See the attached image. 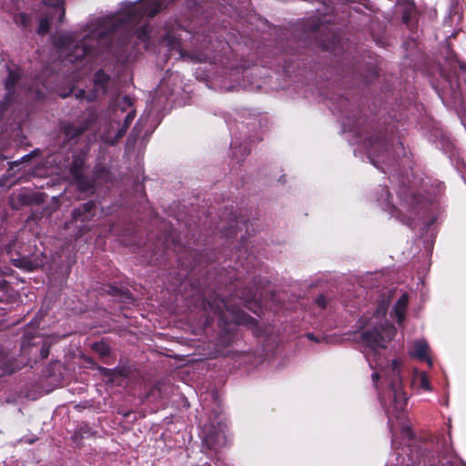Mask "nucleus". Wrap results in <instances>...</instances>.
Masks as SVG:
<instances>
[{"instance_id": "f257e3e1", "label": "nucleus", "mask_w": 466, "mask_h": 466, "mask_svg": "<svg viewBox=\"0 0 466 466\" xmlns=\"http://www.w3.org/2000/svg\"><path fill=\"white\" fill-rule=\"evenodd\" d=\"M387 309L380 305L374 315V327L366 329L360 334L362 352L371 369L380 368L383 376V383L386 389L379 391V398L388 416V425L390 431L393 427L392 418H399L400 412L407 406L408 397L403 389L400 375V362L392 360L387 368L383 367L384 359L381 351L387 349V344L395 337L396 329L387 320L377 321L385 317Z\"/></svg>"}, {"instance_id": "f03ea898", "label": "nucleus", "mask_w": 466, "mask_h": 466, "mask_svg": "<svg viewBox=\"0 0 466 466\" xmlns=\"http://www.w3.org/2000/svg\"><path fill=\"white\" fill-rule=\"evenodd\" d=\"M129 96L118 97L111 102L107 110V118L110 129H116V134L111 137L110 131L102 135V139L110 145H114L121 138L136 116V110Z\"/></svg>"}, {"instance_id": "7ed1b4c3", "label": "nucleus", "mask_w": 466, "mask_h": 466, "mask_svg": "<svg viewBox=\"0 0 466 466\" xmlns=\"http://www.w3.org/2000/svg\"><path fill=\"white\" fill-rule=\"evenodd\" d=\"M364 144L368 158L378 168H380L379 163H384L393 157V153L390 149L393 146V141L386 136L381 134L372 135Z\"/></svg>"}, {"instance_id": "20e7f679", "label": "nucleus", "mask_w": 466, "mask_h": 466, "mask_svg": "<svg viewBox=\"0 0 466 466\" xmlns=\"http://www.w3.org/2000/svg\"><path fill=\"white\" fill-rule=\"evenodd\" d=\"M109 75L106 74L103 70H99L95 74L94 76V85L95 90L91 94L86 96V91L83 89L78 90L76 93V98L83 99L86 98L88 101H91L101 94V96L105 95L107 91V86L110 83Z\"/></svg>"}, {"instance_id": "39448f33", "label": "nucleus", "mask_w": 466, "mask_h": 466, "mask_svg": "<svg viewBox=\"0 0 466 466\" xmlns=\"http://www.w3.org/2000/svg\"><path fill=\"white\" fill-rule=\"evenodd\" d=\"M95 216V202L87 201L83 204L81 207L74 208L72 212L73 219L77 222L80 221L82 223L90 221Z\"/></svg>"}, {"instance_id": "423d86ee", "label": "nucleus", "mask_w": 466, "mask_h": 466, "mask_svg": "<svg viewBox=\"0 0 466 466\" xmlns=\"http://www.w3.org/2000/svg\"><path fill=\"white\" fill-rule=\"evenodd\" d=\"M94 121V117H90L86 120V123L83 124H66L64 126V134L67 140H72L79 137L82 133H84L90 126V124Z\"/></svg>"}, {"instance_id": "0eeeda50", "label": "nucleus", "mask_w": 466, "mask_h": 466, "mask_svg": "<svg viewBox=\"0 0 466 466\" xmlns=\"http://www.w3.org/2000/svg\"><path fill=\"white\" fill-rule=\"evenodd\" d=\"M397 442L395 439H392V447L397 451V464L400 466H420V463H417V457L413 458L408 451H410V448L406 446L402 448V451H399V448L396 446Z\"/></svg>"}, {"instance_id": "6e6552de", "label": "nucleus", "mask_w": 466, "mask_h": 466, "mask_svg": "<svg viewBox=\"0 0 466 466\" xmlns=\"http://www.w3.org/2000/svg\"><path fill=\"white\" fill-rule=\"evenodd\" d=\"M429 346L424 340H416L413 343L412 350L410 354L412 357L419 359L421 361H427L429 365H431V360L428 355Z\"/></svg>"}, {"instance_id": "1a4fd4ad", "label": "nucleus", "mask_w": 466, "mask_h": 466, "mask_svg": "<svg viewBox=\"0 0 466 466\" xmlns=\"http://www.w3.org/2000/svg\"><path fill=\"white\" fill-rule=\"evenodd\" d=\"M409 303V297L407 294H402L394 306L395 318L399 324H401L406 316V309Z\"/></svg>"}, {"instance_id": "9d476101", "label": "nucleus", "mask_w": 466, "mask_h": 466, "mask_svg": "<svg viewBox=\"0 0 466 466\" xmlns=\"http://www.w3.org/2000/svg\"><path fill=\"white\" fill-rule=\"evenodd\" d=\"M398 12L402 14L404 23H408L414 12V5L410 0H398Z\"/></svg>"}, {"instance_id": "9b49d317", "label": "nucleus", "mask_w": 466, "mask_h": 466, "mask_svg": "<svg viewBox=\"0 0 466 466\" xmlns=\"http://www.w3.org/2000/svg\"><path fill=\"white\" fill-rule=\"evenodd\" d=\"M83 166V160L79 157L75 158L71 163L70 167V174L76 180H80L82 178L81 168Z\"/></svg>"}, {"instance_id": "f8f14e48", "label": "nucleus", "mask_w": 466, "mask_h": 466, "mask_svg": "<svg viewBox=\"0 0 466 466\" xmlns=\"http://www.w3.org/2000/svg\"><path fill=\"white\" fill-rule=\"evenodd\" d=\"M164 41L167 43V46H168L170 51H177L179 54H181V46L178 39L172 35L170 33H167Z\"/></svg>"}, {"instance_id": "ddd939ff", "label": "nucleus", "mask_w": 466, "mask_h": 466, "mask_svg": "<svg viewBox=\"0 0 466 466\" xmlns=\"http://www.w3.org/2000/svg\"><path fill=\"white\" fill-rule=\"evenodd\" d=\"M234 321L238 325L246 326L253 325L255 323V319L243 311L236 313L234 316Z\"/></svg>"}, {"instance_id": "4468645a", "label": "nucleus", "mask_w": 466, "mask_h": 466, "mask_svg": "<svg viewBox=\"0 0 466 466\" xmlns=\"http://www.w3.org/2000/svg\"><path fill=\"white\" fill-rule=\"evenodd\" d=\"M46 5L54 6L56 11L59 12V22L62 23L65 17V9L63 8V0H44Z\"/></svg>"}, {"instance_id": "2eb2a0df", "label": "nucleus", "mask_w": 466, "mask_h": 466, "mask_svg": "<svg viewBox=\"0 0 466 466\" xmlns=\"http://www.w3.org/2000/svg\"><path fill=\"white\" fill-rule=\"evenodd\" d=\"M14 20L15 24L22 25L25 28H26L30 23L29 16L25 13L17 14L16 15H15Z\"/></svg>"}, {"instance_id": "dca6fc26", "label": "nucleus", "mask_w": 466, "mask_h": 466, "mask_svg": "<svg viewBox=\"0 0 466 466\" xmlns=\"http://www.w3.org/2000/svg\"><path fill=\"white\" fill-rule=\"evenodd\" d=\"M50 28V21L48 17L42 18L39 22L37 32L39 35H45Z\"/></svg>"}, {"instance_id": "f3484780", "label": "nucleus", "mask_w": 466, "mask_h": 466, "mask_svg": "<svg viewBox=\"0 0 466 466\" xmlns=\"http://www.w3.org/2000/svg\"><path fill=\"white\" fill-rule=\"evenodd\" d=\"M94 350L100 355V356H107L109 354V347L105 343H95L94 344Z\"/></svg>"}, {"instance_id": "a211bd4d", "label": "nucleus", "mask_w": 466, "mask_h": 466, "mask_svg": "<svg viewBox=\"0 0 466 466\" xmlns=\"http://www.w3.org/2000/svg\"><path fill=\"white\" fill-rule=\"evenodd\" d=\"M418 380H419V384H420V389H423L425 390H431V383H430V380H429L426 373L420 374Z\"/></svg>"}, {"instance_id": "6ab92c4d", "label": "nucleus", "mask_w": 466, "mask_h": 466, "mask_svg": "<svg viewBox=\"0 0 466 466\" xmlns=\"http://www.w3.org/2000/svg\"><path fill=\"white\" fill-rule=\"evenodd\" d=\"M220 438V435H217L216 436V439L212 436V435H207L205 438H204V442H206V444L210 447V448H216V445H217V442H218V440Z\"/></svg>"}, {"instance_id": "aec40b11", "label": "nucleus", "mask_w": 466, "mask_h": 466, "mask_svg": "<svg viewBox=\"0 0 466 466\" xmlns=\"http://www.w3.org/2000/svg\"><path fill=\"white\" fill-rule=\"evenodd\" d=\"M339 42V40L338 36L337 35H333L331 41L329 44H324V48L335 51Z\"/></svg>"}, {"instance_id": "412c9836", "label": "nucleus", "mask_w": 466, "mask_h": 466, "mask_svg": "<svg viewBox=\"0 0 466 466\" xmlns=\"http://www.w3.org/2000/svg\"><path fill=\"white\" fill-rule=\"evenodd\" d=\"M219 304H223L224 306H226V303L223 300H219L218 302L215 301V304L208 301V308L210 309V310L214 311V313L220 311Z\"/></svg>"}, {"instance_id": "4be33fe9", "label": "nucleus", "mask_w": 466, "mask_h": 466, "mask_svg": "<svg viewBox=\"0 0 466 466\" xmlns=\"http://www.w3.org/2000/svg\"><path fill=\"white\" fill-rule=\"evenodd\" d=\"M401 434L409 441H411L413 438V432L409 426L402 427Z\"/></svg>"}, {"instance_id": "5701e85b", "label": "nucleus", "mask_w": 466, "mask_h": 466, "mask_svg": "<svg viewBox=\"0 0 466 466\" xmlns=\"http://www.w3.org/2000/svg\"><path fill=\"white\" fill-rule=\"evenodd\" d=\"M316 304L320 307L321 309H324L327 305V299L324 296H319L316 299Z\"/></svg>"}, {"instance_id": "b1692460", "label": "nucleus", "mask_w": 466, "mask_h": 466, "mask_svg": "<svg viewBox=\"0 0 466 466\" xmlns=\"http://www.w3.org/2000/svg\"><path fill=\"white\" fill-rule=\"evenodd\" d=\"M40 354L43 359L47 358L48 354H49V347L47 345H46V348L43 347Z\"/></svg>"}, {"instance_id": "393cba45", "label": "nucleus", "mask_w": 466, "mask_h": 466, "mask_svg": "<svg viewBox=\"0 0 466 466\" xmlns=\"http://www.w3.org/2000/svg\"><path fill=\"white\" fill-rule=\"evenodd\" d=\"M371 378H372L373 382L377 383V381H378V380L380 378V373L377 372V371L373 372L372 375H371Z\"/></svg>"}, {"instance_id": "a878e982", "label": "nucleus", "mask_w": 466, "mask_h": 466, "mask_svg": "<svg viewBox=\"0 0 466 466\" xmlns=\"http://www.w3.org/2000/svg\"><path fill=\"white\" fill-rule=\"evenodd\" d=\"M406 223H407V225H408L409 227H412V225H413V224H412V222H410V221H408V222H406Z\"/></svg>"}, {"instance_id": "bb28decb", "label": "nucleus", "mask_w": 466, "mask_h": 466, "mask_svg": "<svg viewBox=\"0 0 466 466\" xmlns=\"http://www.w3.org/2000/svg\"><path fill=\"white\" fill-rule=\"evenodd\" d=\"M385 192H386L387 198H389V197H390L389 191L385 189Z\"/></svg>"}, {"instance_id": "cd10ccee", "label": "nucleus", "mask_w": 466, "mask_h": 466, "mask_svg": "<svg viewBox=\"0 0 466 466\" xmlns=\"http://www.w3.org/2000/svg\"><path fill=\"white\" fill-rule=\"evenodd\" d=\"M308 337H309L310 339H313V335H312V334H308Z\"/></svg>"}]
</instances>
